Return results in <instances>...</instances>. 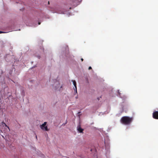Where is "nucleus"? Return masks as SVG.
Masks as SVG:
<instances>
[{"mask_svg":"<svg viewBox=\"0 0 158 158\" xmlns=\"http://www.w3.org/2000/svg\"><path fill=\"white\" fill-rule=\"evenodd\" d=\"M48 4H49V2H48Z\"/></svg>","mask_w":158,"mask_h":158,"instance_id":"13","label":"nucleus"},{"mask_svg":"<svg viewBox=\"0 0 158 158\" xmlns=\"http://www.w3.org/2000/svg\"><path fill=\"white\" fill-rule=\"evenodd\" d=\"M2 125L3 126L5 125L6 127L9 129H10L9 127H8L5 123L2 122Z\"/></svg>","mask_w":158,"mask_h":158,"instance_id":"8","label":"nucleus"},{"mask_svg":"<svg viewBox=\"0 0 158 158\" xmlns=\"http://www.w3.org/2000/svg\"><path fill=\"white\" fill-rule=\"evenodd\" d=\"M42 130H44L45 131H49V129H48L47 126H46V125L44 127L43 129H42Z\"/></svg>","mask_w":158,"mask_h":158,"instance_id":"7","label":"nucleus"},{"mask_svg":"<svg viewBox=\"0 0 158 158\" xmlns=\"http://www.w3.org/2000/svg\"><path fill=\"white\" fill-rule=\"evenodd\" d=\"M72 81L75 87V88H74V89L75 91V93L77 94L76 82L75 80H72Z\"/></svg>","mask_w":158,"mask_h":158,"instance_id":"3","label":"nucleus"},{"mask_svg":"<svg viewBox=\"0 0 158 158\" xmlns=\"http://www.w3.org/2000/svg\"><path fill=\"white\" fill-rule=\"evenodd\" d=\"M153 118L155 119H158V111H154L152 114Z\"/></svg>","mask_w":158,"mask_h":158,"instance_id":"2","label":"nucleus"},{"mask_svg":"<svg viewBox=\"0 0 158 158\" xmlns=\"http://www.w3.org/2000/svg\"><path fill=\"white\" fill-rule=\"evenodd\" d=\"M5 33V32H3V31H0V34L1 33Z\"/></svg>","mask_w":158,"mask_h":158,"instance_id":"10","label":"nucleus"},{"mask_svg":"<svg viewBox=\"0 0 158 158\" xmlns=\"http://www.w3.org/2000/svg\"><path fill=\"white\" fill-rule=\"evenodd\" d=\"M40 24V23H39V24Z\"/></svg>","mask_w":158,"mask_h":158,"instance_id":"14","label":"nucleus"},{"mask_svg":"<svg viewBox=\"0 0 158 158\" xmlns=\"http://www.w3.org/2000/svg\"><path fill=\"white\" fill-rule=\"evenodd\" d=\"M133 119L132 117L130 118L127 116H123L121 118L120 122L123 124L127 125L131 123Z\"/></svg>","mask_w":158,"mask_h":158,"instance_id":"1","label":"nucleus"},{"mask_svg":"<svg viewBox=\"0 0 158 158\" xmlns=\"http://www.w3.org/2000/svg\"><path fill=\"white\" fill-rule=\"evenodd\" d=\"M47 122H44L43 124L42 125H40V127L41 129H43L44 127L47 124Z\"/></svg>","mask_w":158,"mask_h":158,"instance_id":"4","label":"nucleus"},{"mask_svg":"<svg viewBox=\"0 0 158 158\" xmlns=\"http://www.w3.org/2000/svg\"><path fill=\"white\" fill-rule=\"evenodd\" d=\"M73 3H77L81 2L82 0H71Z\"/></svg>","mask_w":158,"mask_h":158,"instance_id":"5","label":"nucleus"},{"mask_svg":"<svg viewBox=\"0 0 158 158\" xmlns=\"http://www.w3.org/2000/svg\"><path fill=\"white\" fill-rule=\"evenodd\" d=\"M77 130L78 131H79L80 133H83V129H82L80 126L78 127Z\"/></svg>","mask_w":158,"mask_h":158,"instance_id":"6","label":"nucleus"},{"mask_svg":"<svg viewBox=\"0 0 158 158\" xmlns=\"http://www.w3.org/2000/svg\"><path fill=\"white\" fill-rule=\"evenodd\" d=\"M66 48H67L68 49V46H66Z\"/></svg>","mask_w":158,"mask_h":158,"instance_id":"12","label":"nucleus"},{"mask_svg":"<svg viewBox=\"0 0 158 158\" xmlns=\"http://www.w3.org/2000/svg\"><path fill=\"white\" fill-rule=\"evenodd\" d=\"M81 60L82 61H83V59L82 58L81 59Z\"/></svg>","mask_w":158,"mask_h":158,"instance_id":"11","label":"nucleus"},{"mask_svg":"<svg viewBox=\"0 0 158 158\" xmlns=\"http://www.w3.org/2000/svg\"><path fill=\"white\" fill-rule=\"evenodd\" d=\"M92 69V68L90 66L89 67L88 69L89 70H90Z\"/></svg>","mask_w":158,"mask_h":158,"instance_id":"9","label":"nucleus"}]
</instances>
